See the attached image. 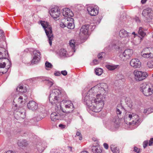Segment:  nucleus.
<instances>
[{"label": "nucleus", "instance_id": "f257e3e1", "mask_svg": "<svg viewBox=\"0 0 153 153\" xmlns=\"http://www.w3.org/2000/svg\"><path fill=\"white\" fill-rule=\"evenodd\" d=\"M107 88L106 83H102L92 88L85 94L83 92L82 100L84 104L93 111H101L104 104L103 95Z\"/></svg>", "mask_w": 153, "mask_h": 153}, {"label": "nucleus", "instance_id": "f03ea898", "mask_svg": "<svg viewBox=\"0 0 153 153\" xmlns=\"http://www.w3.org/2000/svg\"><path fill=\"white\" fill-rule=\"evenodd\" d=\"M67 97V94L63 89H54L50 92L49 100L52 105L58 106V104Z\"/></svg>", "mask_w": 153, "mask_h": 153}, {"label": "nucleus", "instance_id": "7ed1b4c3", "mask_svg": "<svg viewBox=\"0 0 153 153\" xmlns=\"http://www.w3.org/2000/svg\"><path fill=\"white\" fill-rule=\"evenodd\" d=\"M124 120L126 124L129 125H137L140 122L138 115L135 113L130 112L126 113L124 117Z\"/></svg>", "mask_w": 153, "mask_h": 153}, {"label": "nucleus", "instance_id": "20e7f679", "mask_svg": "<svg viewBox=\"0 0 153 153\" xmlns=\"http://www.w3.org/2000/svg\"><path fill=\"white\" fill-rule=\"evenodd\" d=\"M41 24L44 29L48 38L49 44L51 46L52 44V41L54 38L52 33V28L47 22L42 21L41 22Z\"/></svg>", "mask_w": 153, "mask_h": 153}, {"label": "nucleus", "instance_id": "39448f33", "mask_svg": "<svg viewBox=\"0 0 153 153\" xmlns=\"http://www.w3.org/2000/svg\"><path fill=\"white\" fill-rule=\"evenodd\" d=\"M58 106L59 108L61 107V108L64 111V114L65 113H71L74 109V105L71 101L64 100L62 101L60 105Z\"/></svg>", "mask_w": 153, "mask_h": 153}, {"label": "nucleus", "instance_id": "423d86ee", "mask_svg": "<svg viewBox=\"0 0 153 153\" xmlns=\"http://www.w3.org/2000/svg\"><path fill=\"white\" fill-rule=\"evenodd\" d=\"M140 89L143 95L146 96H149L153 93V88L150 86L146 82H144L140 85Z\"/></svg>", "mask_w": 153, "mask_h": 153}, {"label": "nucleus", "instance_id": "0eeeda50", "mask_svg": "<svg viewBox=\"0 0 153 153\" xmlns=\"http://www.w3.org/2000/svg\"><path fill=\"white\" fill-rule=\"evenodd\" d=\"M55 110L56 112H53L51 115V120L53 121H56L59 119H61L64 115V111L61 108H59L58 106H56Z\"/></svg>", "mask_w": 153, "mask_h": 153}, {"label": "nucleus", "instance_id": "6e6552de", "mask_svg": "<svg viewBox=\"0 0 153 153\" xmlns=\"http://www.w3.org/2000/svg\"><path fill=\"white\" fill-rule=\"evenodd\" d=\"M27 98V97L25 93L22 94L20 96L18 95L15 97L13 102V105H15V107H17L18 104L25 103Z\"/></svg>", "mask_w": 153, "mask_h": 153}, {"label": "nucleus", "instance_id": "1a4fd4ad", "mask_svg": "<svg viewBox=\"0 0 153 153\" xmlns=\"http://www.w3.org/2000/svg\"><path fill=\"white\" fill-rule=\"evenodd\" d=\"M141 55L145 58H153V48H145L141 52Z\"/></svg>", "mask_w": 153, "mask_h": 153}, {"label": "nucleus", "instance_id": "9d476101", "mask_svg": "<svg viewBox=\"0 0 153 153\" xmlns=\"http://www.w3.org/2000/svg\"><path fill=\"white\" fill-rule=\"evenodd\" d=\"M25 110L22 107L17 108L14 112V116L16 119H24L25 117Z\"/></svg>", "mask_w": 153, "mask_h": 153}, {"label": "nucleus", "instance_id": "9b49d317", "mask_svg": "<svg viewBox=\"0 0 153 153\" xmlns=\"http://www.w3.org/2000/svg\"><path fill=\"white\" fill-rule=\"evenodd\" d=\"M133 53L132 50L127 49H126L122 53L120 54L119 56L122 60L125 61L130 59Z\"/></svg>", "mask_w": 153, "mask_h": 153}, {"label": "nucleus", "instance_id": "f8f14e48", "mask_svg": "<svg viewBox=\"0 0 153 153\" xmlns=\"http://www.w3.org/2000/svg\"><path fill=\"white\" fill-rule=\"evenodd\" d=\"M142 14L145 17L147 22H150L152 18L153 11L151 9L148 8L143 10Z\"/></svg>", "mask_w": 153, "mask_h": 153}, {"label": "nucleus", "instance_id": "ddd939ff", "mask_svg": "<svg viewBox=\"0 0 153 153\" xmlns=\"http://www.w3.org/2000/svg\"><path fill=\"white\" fill-rule=\"evenodd\" d=\"M135 78L137 81H141L145 79L148 76L146 72L135 71L134 72Z\"/></svg>", "mask_w": 153, "mask_h": 153}, {"label": "nucleus", "instance_id": "4468645a", "mask_svg": "<svg viewBox=\"0 0 153 153\" xmlns=\"http://www.w3.org/2000/svg\"><path fill=\"white\" fill-rule=\"evenodd\" d=\"M49 12L51 16L54 19H57L59 17L60 11L59 9L57 7L51 8Z\"/></svg>", "mask_w": 153, "mask_h": 153}, {"label": "nucleus", "instance_id": "2eb2a0df", "mask_svg": "<svg viewBox=\"0 0 153 153\" xmlns=\"http://www.w3.org/2000/svg\"><path fill=\"white\" fill-rule=\"evenodd\" d=\"M62 14L65 20H70V19H73L74 14L72 11L68 8H64L62 9Z\"/></svg>", "mask_w": 153, "mask_h": 153}, {"label": "nucleus", "instance_id": "dca6fc26", "mask_svg": "<svg viewBox=\"0 0 153 153\" xmlns=\"http://www.w3.org/2000/svg\"><path fill=\"white\" fill-rule=\"evenodd\" d=\"M33 58L31 61L32 64H37L39 61L41 53L39 51L34 50L33 52Z\"/></svg>", "mask_w": 153, "mask_h": 153}, {"label": "nucleus", "instance_id": "f3484780", "mask_svg": "<svg viewBox=\"0 0 153 153\" xmlns=\"http://www.w3.org/2000/svg\"><path fill=\"white\" fill-rule=\"evenodd\" d=\"M89 14L91 16H95L98 13L99 8L96 6L92 5H89L87 7Z\"/></svg>", "mask_w": 153, "mask_h": 153}, {"label": "nucleus", "instance_id": "a211bd4d", "mask_svg": "<svg viewBox=\"0 0 153 153\" xmlns=\"http://www.w3.org/2000/svg\"><path fill=\"white\" fill-rule=\"evenodd\" d=\"M120 36L122 38H126V42H127L129 40V38L131 35V33L128 32L124 29L120 30L119 33Z\"/></svg>", "mask_w": 153, "mask_h": 153}, {"label": "nucleus", "instance_id": "6ab92c4d", "mask_svg": "<svg viewBox=\"0 0 153 153\" xmlns=\"http://www.w3.org/2000/svg\"><path fill=\"white\" fill-rule=\"evenodd\" d=\"M46 147L45 143H39L34 146V148L36 151H38L39 152L42 153L44 151Z\"/></svg>", "mask_w": 153, "mask_h": 153}, {"label": "nucleus", "instance_id": "aec40b11", "mask_svg": "<svg viewBox=\"0 0 153 153\" xmlns=\"http://www.w3.org/2000/svg\"><path fill=\"white\" fill-rule=\"evenodd\" d=\"M130 64L134 68H140L141 66V63L138 59H131L130 62Z\"/></svg>", "mask_w": 153, "mask_h": 153}, {"label": "nucleus", "instance_id": "412c9836", "mask_svg": "<svg viewBox=\"0 0 153 153\" xmlns=\"http://www.w3.org/2000/svg\"><path fill=\"white\" fill-rule=\"evenodd\" d=\"M89 27V25H83L80 29V35L83 36V35L87 36L88 35Z\"/></svg>", "mask_w": 153, "mask_h": 153}, {"label": "nucleus", "instance_id": "4be33fe9", "mask_svg": "<svg viewBox=\"0 0 153 153\" xmlns=\"http://www.w3.org/2000/svg\"><path fill=\"white\" fill-rule=\"evenodd\" d=\"M8 56V53L7 51H4V53H2L0 52V60L1 61H4V60H6L9 62L10 65L7 66V69H8L10 67L11 65V61H10L8 59H7V57Z\"/></svg>", "mask_w": 153, "mask_h": 153}, {"label": "nucleus", "instance_id": "5701e85b", "mask_svg": "<svg viewBox=\"0 0 153 153\" xmlns=\"http://www.w3.org/2000/svg\"><path fill=\"white\" fill-rule=\"evenodd\" d=\"M27 107L29 109L32 111L35 110L38 108V104L35 101H30L27 104Z\"/></svg>", "mask_w": 153, "mask_h": 153}, {"label": "nucleus", "instance_id": "b1692460", "mask_svg": "<svg viewBox=\"0 0 153 153\" xmlns=\"http://www.w3.org/2000/svg\"><path fill=\"white\" fill-rule=\"evenodd\" d=\"M67 23L65 24L67 25V27L69 29H73L74 27V19H70V20H66Z\"/></svg>", "mask_w": 153, "mask_h": 153}, {"label": "nucleus", "instance_id": "393cba45", "mask_svg": "<svg viewBox=\"0 0 153 153\" xmlns=\"http://www.w3.org/2000/svg\"><path fill=\"white\" fill-rule=\"evenodd\" d=\"M19 146L20 147H25L28 145L27 141L25 140H19L17 142Z\"/></svg>", "mask_w": 153, "mask_h": 153}, {"label": "nucleus", "instance_id": "a878e982", "mask_svg": "<svg viewBox=\"0 0 153 153\" xmlns=\"http://www.w3.org/2000/svg\"><path fill=\"white\" fill-rule=\"evenodd\" d=\"M92 150L94 153H101L102 149L98 146H93L92 147Z\"/></svg>", "mask_w": 153, "mask_h": 153}, {"label": "nucleus", "instance_id": "bb28decb", "mask_svg": "<svg viewBox=\"0 0 153 153\" xmlns=\"http://www.w3.org/2000/svg\"><path fill=\"white\" fill-rule=\"evenodd\" d=\"M111 126L110 128L112 130H114V128H116L118 127L119 123L117 122L116 119H114L113 121L111 123Z\"/></svg>", "mask_w": 153, "mask_h": 153}, {"label": "nucleus", "instance_id": "cd10ccee", "mask_svg": "<svg viewBox=\"0 0 153 153\" xmlns=\"http://www.w3.org/2000/svg\"><path fill=\"white\" fill-rule=\"evenodd\" d=\"M65 120L67 121V124H70L72 121L73 118V115L71 114H70L68 116L67 115H65Z\"/></svg>", "mask_w": 153, "mask_h": 153}, {"label": "nucleus", "instance_id": "c85d7f7f", "mask_svg": "<svg viewBox=\"0 0 153 153\" xmlns=\"http://www.w3.org/2000/svg\"><path fill=\"white\" fill-rule=\"evenodd\" d=\"M125 102L126 105L129 108L132 107V101L129 98H126L125 99Z\"/></svg>", "mask_w": 153, "mask_h": 153}, {"label": "nucleus", "instance_id": "c756f323", "mask_svg": "<svg viewBox=\"0 0 153 153\" xmlns=\"http://www.w3.org/2000/svg\"><path fill=\"white\" fill-rule=\"evenodd\" d=\"M109 47L110 49H116L119 48V45L116 44L114 42H113L109 45Z\"/></svg>", "mask_w": 153, "mask_h": 153}, {"label": "nucleus", "instance_id": "7c9ffc66", "mask_svg": "<svg viewBox=\"0 0 153 153\" xmlns=\"http://www.w3.org/2000/svg\"><path fill=\"white\" fill-rule=\"evenodd\" d=\"M6 66V63L5 61H3L0 60V68H4ZM7 70H6L5 71H0V73H2L3 74L7 72Z\"/></svg>", "mask_w": 153, "mask_h": 153}, {"label": "nucleus", "instance_id": "2f4dec72", "mask_svg": "<svg viewBox=\"0 0 153 153\" xmlns=\"http://www.w3.org/2000/svg\"><path fill=\"white\" fill-rule=\"evenodd\" d=\"M69 45L70 46L71 48L73 51L75 52V42L74 40H71L69 41Z\"/></svg>", "mask_w": 153, "mask_h": 153}, {"label": "nucleus", "instance_id": "473e14b6", "mask_svg": "<svg viewBox=\"0 0 153 153\" xmlns=\"http://www.w3.org/2000/svg\"><path fill=\"white\" fill-rule=\"evenodd\" d=\"M45 83L50 87H51L53 84V81L51 78L45 80Z\"/></svg>", "mask_w": 153, "mask_h": 153}, {"label": "nucleus", "instance_id": "72a5a7b5", "mask_svg": "<svg viewBox=\"0 0 153 153\" xmlns=\"http://www.w3.org/2000/svg\"><path fill=\"white\" fill-rule=\"evenodd\" d=\"M122 106L120 105L118 106L116 108V112L117 115H120L121 114L122 111L123 110Z\"/></svg>", "mask_w": 153, "mask_h": 153}, {"label": "nucleus", "instance_id": "f704fd0d", "mask_svg": "<svg viewBox=\"0 0 153 153\" xmlns=\"http://www.w3.org/2000/svg\"><path fill=\"white\" fill-rule=\"evenodd\" d=\"M16 91L20 92H25L27 91V89L25 88H24L22 86H19L17 88Z\"/></svg>", "mask_w": 153, "mask_h": 153}, {"label": "nucleus", "instance_id": "c9c22d12", "mask_svg": "<svg viewBox=\"0 0 153 153\" xmlns=\"http://www.w3.org/2000/svg\"><path fill=\"white\" fill-rule=\"evenodd\" d=\"M138 33L140 38H143L146 35V33L143 31L142 27L139 28Z\"/></svg>", "mask_w": 153, "mask_h": 153}, {"label": "nucleus", "instance_id": "e433bc0d", "mask_svg": "<svg viewBox=\"0 0 153 153\" xmlns=\"http://www.w3.org/2000/svg\"><path fill=\"white\" fill-rule=\"evenodd\" d=\"M118 66V65H107L106 66V68L109 70H113L115 69Z\"/></svg>", "mask_w": 153, "mask_h": 153}, {"label": "nucleus", "instance_id": "4c0bfd02", "mask_svg": "<svg viewBox=\"0 0 153 153\" xmlns=\"http://www.w3.org/2000/svg\"><path fill=\"white\" fill-rule=\"evenodd\" d=\"M103 70L101 68H97L95 69V72L96 75H100L102 73Z\"/></svg>", "mask_w": 153, "mask_h": 153}, {"label": "nucleus", "instance_id": "58836bf2", "mask_svg": "<svg viewBox=\"0 0 153 153\" xmlns=\"http://www.w3.org/2000/svg\"><path fill=\"white\" fill-rule=\"evenodd\" d=\"M111 151L114 153H119V150L118 149L117 147H114L113 146H111Z\"/></svg>", "mask_w": 153, "mask_h": 153}, {"label": "nucleus", "instance_id": "ea45409f", "mask_svg": "<svg viewBox=\"0 0 153 153\" xmlns=\"http://www.w3.org/2000/svg\"><path fill=\"white\" fill-rule=\"evenodd\" d=\"M67 52L64 49H62L60 50L59 52V54L61 56H66Z\"/></svg>", "mask_w": 153, "mask_h": 153}, {"label": "nucleus", "instance_id": "a19ab883", "mask_svg": "<svg viewBox=\"0 0 153 153\" xmlns=\"http://www.w3.org/2000/svg\"><path fill=\"white\" fill-rule=\"evenodd\" d=\"M147 66L149 68H153V59L148 61L146 64Z\"/></svg>", "mask_w": 153, "mask_h": 153}, {"label": "nucleus", "instance_id": "79ce46f5", "mask_svg": "<svg viewBox=\"0 0 153 153\" xmlns=\"http://www.w3.org/2000/svg\"><path fill=\"white\" fill-rule=\"evenodd\" d=\"M45 68L47 69V68H51L53 67V65L48 62H46L45 64Z\"/></svg>", "mask_w": 153, "mask_h": 153}, {"label": "nucleus", "instance_id": "37998d69", "mask_svg": "<svg viewBox=\"0 0 153 153\" xmlns=\"http://www.w3.org/2000/svg\"><path fill=\"white\" fill-rule=\"evenodd\" d=\"M67 23V22L66 21V20L65 19V21L64 23L62 22L60 24V26L62 28H64L65 27H67V25L65 24Z\"/></svg>", "mask_w": 153, "mask_h": 153}, {"label": "nucleus", "instance_id": "c03bdc74", "mask_svg": "<svg viewBox=\"0 0 153 153\" xmlns=\"http://www.w3.org/2000/svg\"><path fill=\"white\" fill-rule=\"evenodd\" d=\"M105 53L104 52H102L99 53L98 55V57L99 59H102L104 56Z\"/></svg>", "mask_w": 153, "mask_h": 153}, {"label": "nucleus", "instance_id": "a18cd8bd", "mask_svg": "<svg viewBox=\"0 0 153 153\" xmlns=\"http://www.w3.org/2000/svg\"><path fill=\"white\" fill-rule=\"evenodd\" d=\"M76 136H79V140H81L82 139V136L81 134L80 133L79 131H77L76 133Z\"/></svg>", "mask_w": 153, "mask_h": 153}, {"label": "nucleus", "instance_id": "49530a36", "mask_svg": "<svg viewBox=\"0 0 153 153\" xmlns=\"http://www.w3.org/2000/svg\"><path fill=\"white\" fill-rule=\"evenodd\" d=\"M59 127L61 129H64L66 128L67 127V126L65 125H64L62 124H60L59 125Z\"/></svg>", "mask_w": 153, "mask_h": 153}, {"label": "nucleus", "instance_id": "de8ad7c7", "mask_svg": "<svg viewBox=\"0 0 153 153\" xmlns=\"http://www.w3.org/2000/svg\"><path fill=\"white\" fill-rule=\"evenodd\" d=\"M42 119V118L40 117L39 116L37 117L35 116L34 117V120L36 121H39Z\"/></svg>", "mask_w": 153, "mask_h": 153}, {"label": "nucleus", "instance_id": "09e8293b", "mask_svg": "<svg viewBox=\"0 0 153 153\" xmlns=\"http://www.w3.org/2000/svg\"><path fill=\"white\" fill-rule=\"evenodd\" d=\"M148 144V142L147 141H145L143 143V147L145 148L147 146Z\"/></svg>", "mask_w": 153, "mask_h": 153}, {"label": "nucleus", "instance_id": "8fccbe9b", "mask_svg": "<svg viewBox=\"0 0 153 153\" xmlns=\"http://www.w3.org/2000/svg\"><path fill=\"white\" fill-rule=\"evenodd\" d=\"M61 74L65 76L67 74V72L65 70L62 71H61Z\"/></svg>", "mask_w": 153, "mask_h": 153}, {"label": "nucleus", "instance_id": "3c124183", "mask_svg": "<svg viewBox=\"0 0 153 153\" xmlns=\"http://www.w3.org/2000/svg\"><path fill=\"white\" fill-rule=\"evenodd\" d=\"M153 143V138L150 139L149 141V146H152Z\"/></svg>", "mask_w": 153, "mask_h": 153}, {"label": "nucleus", "instance_id": "603ef678", "mask_svg": "<svg viewBox=\"0 0 153 153\" xmlns=\"http://www.w3.org/2000/svg\"><path fill=\"white\" fill-rule=\"evenodd\" d=\"M99 62L96 59H94L93 60V63H92L93 65H96L98 64Z\"/></svg>", "mask_w": 153, "mask_h": 153}, {"label": "nucleus", "instance_id": "864d4df0", "mask_svg": "<svg viewBox=\"0 0 153 153\" xmlns=\"http://www.w3.org/2000/svg\"><path fill=\"white\" fill-rule=\"evenodd\" d=\"M54 75L55 76H59L61 75V73L59 71L55 72Z\"/></svg>", "mask_w": 153, "mask_h": 153}, {"label": "nucleus", "instance_id": "5fc2aeb1", "mask_svg": "<svg viewBox=\"0 0 153 153\" xmlns=\"http://www.w3.org/2000/svg\"><path fill=\"white\" fill-rule=\"evenodd\" d=\"M139 149H138L137 147H134V151L137 153H138L139 152Z\"/></svg>", "mask_w": 153, "mask_h": 153}, {"label": "nucleus", "instance_id": "6e6d98bb", "mask_svg": "<svg viewBox=\"0 0 153 153\" xmlns=\"http://www.w3.org/2000/svg\"><path fill=\"white\" fill-rule=\"evenodd\" d=\"M103 146H104V147L106 149H108V144L106 143H104L103 144Z\"/></svg>", "mask_w": 153, "mask_h": 153}, {"label": "nucleus", "instance_id": "4d7b16f0", "mask_svg": "<svg viewBox=\"0 0 153 153\" xmlns=\"http://www.w3.org/2000/svg\"><path fill=\"white\" fill-rule=\"evenodd\" d=\"M4 153H16V152L14 151L10 150Z\"/></svg>", "mask_w": 153, "mask_h": 153}, {"label": "nucleus", "instance_id": "13d9d810", "mask_svg": "<svg viewBox=\"0 0 153 153\" xmlns=\"http://www.w3.org/2000/svg\"><path fill=\"white\" fill-rule=\"evenodd\" d=\"M146 1L147 0H141V3L143 4H144L146 3Z\"/></svg>", "mask_w": 153, "mask_h": 153}, {"label": "nucleus", "instance_id": "bf43d9fd", "mask_svg": "<svg viewBox=\"0 0 153 153\" xmlns=\"http://www.w3.org/2000/svg\"><path fill=\"white\" fill-rule=\"evenodd\" d=\"M3 33L2 30H0V37L1 36Z\"/></svg>", "mask_w": 153, "mask_h": 153}, {"label": "nucleus", "instance_id": "052dcab7", "mask_svg": "<svg viewBox=\"0 0 153 153\" xmlns=\"http://www.w3.org/2000/svg\"><path fill=\"white\" fill-rule=\"evenodd\" d=\"M132 34L134 35L135 36H136V35H137V34H135V32H133L131 34V36H132Z\"/></svg>", "mask_w": 153, "mask_h": 153}, {"label": "nucleus", "instance_id": "680f3d73", "mask_svg": "<svg viewBox=\"0 0 153 153\" xmlns=\"http://www.w3.org/2000/svg\"><path fill=\"white\" fill-rule=\"evenodd\" d=\"M81 153H88L86 151H83L81 152Z\"/></svg>", "mask_w": 153, "mask_h": 153}, {"label": "nucleus", "instance_id": "e2e57ef3", "mask_svg": "<svg viewBox=\"0 0 153 153\" xmlns=\"http://www.w3.org/2000/svg\"><path fill=\"white\" fill-rule=\"evenodd\" d=\"M137 19L136 20V21L137 22H140V20H139V18H137Z\"/></svg>", "mask_w": 153, "mask_h": 153}, {"label": "nucleus", "instance_id": "0e129e2a", "mask_svg": "<svg viewBox=\"0 0 153 153\" xmlns=\"http://www.w3.org/2000/svg\"><path fill=\"white\" fill-rule=\"evenodd\" d=\"M144 113H146V111H145V110H144Z\"/></svg>", "mask_w": 153, "mask_h": 153}, {"label": "nucleus", "instance_id": "69168bd1", "mask_svg": "<svg viewBox=\"0 0 153 153\" xmlns=\"http://www.w3.org/2000/svg\"><path fill=\"white\" fill-rule=\"evenodd\" d=\"M40 0H36V1H40Z\"/></svg>", "mask_w": 153, "mask_h": 153}, {"label": "nucleus", "instance_id": "338daca9", "mask_svg": "<svg viewBox=\"0 0 153 153\" xmlns=\"http://www.w3.org/2000/svg\"><path fill=\"white\" fill-rule=\"evenodd\" d=\"M70 147V148H71H71H71V147Z\"/></svg>", "mask_w": 153, "mask_h": 153}, {"label": "nucleus", "instance_id": "774afa93", "mask_svg": "<svg viewBox=\"0 0 153 153\" xmlns=\"http://www.w3.org/2000/svg\"><path fill=\"white\" fill-rule=\"evenodd\" d=\"M152 37L153 38V34H152Z\"/></svg>", "mask_w": 153, "mask_h": 153}]
</instances>
